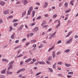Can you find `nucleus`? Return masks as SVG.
<instances>
[{
  "label": "nucleus",
  "instance_id": "f257e3e1",
  "mask_svg": "<svg viewBox=\"0 0 78 78\" xmlns=\"http://www.w3.org/2000/svg\"><path fill=\"white\" fill-rule=\"evenodd\" d=\"M0 4L1 5H2V6H3L5 5V2L3 1H0Z\"/></svg>",
  "mask_w": 78,
  "mask_h": 78
},
{
  "label": "nucleus",
  "instance_id": "f03ea898",
  "mask_svg": "<svg viewBox=\"0 0 78 78\" xmlns=\"http://www.w3.org/2000/svg\"><path fill=\"white\" fill-rule=\"evenodd\" d=\"M31 60H32V59H31V58H29L27 60L25 61V62H30V61H31Z\"/></svg>",
  "mask_w": 78,
  "mask_h": 78
},
{
  "label": "nucleus",
  "instance_id": "7ed1b4c3",
  "mask_svg": "<svg viewBox=\"0 0 78 78\" xmlns=\"http://www.w3.org/2000/svg\"><path fill=\"white\" fill-rule=\"evenodd\" d=\"M4 14H8L9 13V10H7L4 12Z\"/></svg>",
  "mask_w": 78,
  "mask_h": 78
},
{
  "label": "nucleus",
  "instance_id": "20e7f679",
  "mask_svg": "<svg viewBox=\"0 0 78 78\" xmlns=\"http://www.w3.org/2000/svg\"><path fill=\"white\" fill-rule=\"evenodd\" d=\"M47 6H48V3L47 2H45L44 6V8H47Z\"/></svg>",
  "mask_w": 78,
  "mask_h": 78
},
{
  "label": "nucleus",
  "instance_id": "39448f33",
  "mask_svg": "<svg viewBox=\"0 0 78 78\" xmlns=\"http://www.w3.org/2000/svg\"><path fill=\"white\" fill-rule=\"evenodd\" d=\"M72 33V31H70V32H69L68 35L66 36L65 37H69V36H70V34H71Z\"/></svg>",
  "mask_w": 78,
  "mask_h": 78
},
{
  "label": "nucleus",
  "instance_id": "423d86ee",
  "mask_svg": "<svg viewBox=\"0 0 78 78\" xmlns=\"http://www.w3.org/2000/svg\"><path fill=\"white\" fill-rule=\"evenodd\" d=\"M54 47H55V46H53L51 48H49L48 51V52L50 51H51V50H53V48H54Z\"/></svg>",
  "mask_w": 78,
  "mask_h": 78
},
{
  "label": "nucleus",
  "instance_id": "0eeeda50",
  "mask_svg": "<svg viewBox=\"0 0 78 78\" xmlns=\"http://www.w3.org/2000/svg\"><path fill=\"white\" fill-rule=\"evenodd\" d=\"M2 61H5V62H8L9 61L8 60L5 59V58H3L2 59Z\"/></svg>",
  "mask_w": 78,
  "mask_h": 78
},
{
  "label": "nucleus",
  "instance_id": "6e6552de",
  "mask_svg": "<svg viewBox=\"0 0 78 78\" xmlns=\"http://www.w3.org/2000/svg\"><path fill=\"white\" fill-rule=\"evenodd\" d=\"M36 13V12L34 10H33L32 12V17H34V15L35 13Z\"/></svg>",
  "mask_w": 78,
  "mask_h": 78
},
{
  "label": "nucleus",
  "instance_id": "1a4fd4ad",
  "mask_svg": "<svg viewBox=\"0 0 78 78\" xmlns=\"http://www.w3.org/2000/svg\"><path fill=\"white\" fill-rule=\"evenodd\" d=\"M14 62V61H13L9 63V66H12V65L13 64V63Z\"/></svg>",
  "mask_w": 78,
  "mask_h": 78
},
{
  "label": "nucleus",
  "instance_id": "9d476101",
  "mask_svg": "<svg viewBox=\"0 0 78 78\" xmlns=\"http://www.w3.org/2000/svg\"><path fill=\"white\" fill-rule=\"evenodd\" d=\"M72 38H71L69 40L67 41V44H69L72 41Z\"/></svg>",
  "mask_w": 78,
  "mask_h": 78
},
{
  "label": "nucleus",
  "instance_id": "9b49d317",
  "mask_svg": "<svg viewBox=\"0 0 78 78\" xmlns=\"http://www.w3.org/2000/svg\"><path fill=\"white\" fill-rule=\"evenodd\" d=\"M45 23H46V21L45 20H44L41 24V26L44 25V24H45Z\"/></svg>",
  "mask_w": 78,
  "mask_h": 78
},
{
  "label": "nucleus",
  "instance_id": "f8f14e48",
  "mask_svg": "<svg viewBox=\"0 0 78 78\" xmlns=\"http://www.w3.org/2000/svg\"><path fill=\"white\" fill-rule=\"evenodd\" d=\"M56 33V32H55L53 34H52V35H51V36L50 37L49 39H51V38L52 37H53L55 34Z\"/></svg>",
  "mask_w": 78,
  "mask_h": 78
},
{
  "label": "nucleus",
  "instance_id": "ddd939ff",
  "mask_svg": "<svg viewBox=\"0 0 78 78\" xmlns=\"http://www.w3.org/2000/svg\"><path fill=\"white\" fill-rule=\"evenodd\" d=\"M24 2L23 4L24 5H25L27 4V3H28V1H27V0H24Z\"/></svg>",
  "mask_w": 78,
  "mask_h": 78
},
{
  "label": "nucleus",
  "instance_id": "4468645a",
  "mask_svg": "<svg viewBox=\"0 0 78 78\" xmlns=\"http://www.w3.org/2000/svg\"><path fill=\"white\" fill-rule=\"evenodd\" d=\"M68 15H69V14H67L66 15V17L64 19L65 20H67V19H68Z\"/></svg>",
  "mask_w": 78,
  "mask_h": 78
},
{
  "label": "nucleus",
  "instance_id": "2eb2a0df",
  "mask_svg": "<svg viewBox=\"0 0 78 78\" xmlns=\"http://www.w3.org/2000/svg\"><path fill=\"white\" fill-rule=\"evenodd\" d=\"M39 30V28L38 27H36L34 29V31H37Z\"/></svg>",
  "mask_w": 78,
  "mask_h": 78
},
{
  "label": "nucleus",
  "instance_id": "dca6fc26",
  "mask_svg": "<svg viewBox=\"0 0 78 78\" xmlns=\"http://www.w3.org/2000/svg\"><path fill=\"white\" fill-rule=\"evenodd\" d=\"M58 23L59 24L57 25L56 28H58V27H59V26H60V24H61V22H60V20H59V21H58Z\"/></svg>",
  "mask_w": 78,
  "mask_h": 78
},
{
  "label": "nucleus",
  "instance_id": "f3484780",
  "mask_svg": "<svg viewBox=\"0 0 78 78\" xmlns=\"http://www.w3.org/2000/svg\"><path fill=\"white\" fill-rule=\"evenodd\" d=\"M52 59V56H50L48 57V61H51Z\"/></svg>",
  "mask_w": 78,
  "mask_h": 78
},
{
  "label": "nucleus",
  "instance_id": "a211bd4d",
  "mask_svg": "<svg viewBox=\"0 0 78 78\" xmlns=\"http://www.w3.org/2000/svg\"><path fill=\"white\" fill-rule=\"evenodd\" d=\"M6 69H5L4 70H2L1 72V73L2 74L5 73V71H6Z\"/></svg>",
  "mask_w": 78,
  "mask_h": 78
},
{
  "label": "nucleus",
  "instance_id": "6ab92c4d",
  "mask_svg": "<svg viewBox=\"0 0 78 78\" xmlns=\"http://www.w3.org/2000/svg\"><path fill=\"white\" fill-rule=\"evenodd\" d=\"M33 7L32 6L29 8V9L30 11H32L33 10Z\"/></svg>",
  "mask_w": 78,
  "mask_h": 78
},
{
  "label": "nucleus",
  "instance_id": "aec40b11",
  "mask_svg": "<svg viewBox=\"0 0 78 78\" xmlns=\"http://www.w3.org/2000/svg\"><path fill=\"white\" fill-rule=\"evenodd\" d=\"M52 56L54 58L55 57V56H56V54H55V52H53V54H52Z\"/></svg>",
  "mask_w": 78,
  "mask_h": 78
},
{
  "label": "nucleus",
  "instance_id": "412c9836",
  "mask_svg": "<svg viewBox=\"0 0 78 78\" xmlns=\"http://www.w3.org/2000/svg\"><path fill=\"white\" fill-rule=\"evenodd\" d=\"M12 67V65H9V66L8 68V70H9L10 69H11Z\"/></svg>",
  "mask_w": 78,
  "mask_h": 78
},
{
  "label": "nucleus",
  "instance_id": "4be33fe9",
  "mask_svg": "<svg viewBox=\"0 0 78 78\" xmlns=\"http://www.w3.org/2000/svg\"><path fill=\"white\" fill-rule=\"evenodd\" d=\"M45 63L44 61L41 62H40V64H45Z\"/></svg>",
  "mask_w": 78,
  "mask_h": 78
},
{
  "label": "nucleus",
  "instance_id": "5701e85b",
  "mask_svg": "<svg viewBox=\"0 0 78 78\" xmlns=\"http://www.w3.org/2000/svg\"><path fill=\"white\" fill-rule=\"evenodd\" d=\"M23 55L22 54H20L19 56H18L17 57H15V58H20V57H21V56H23Z\"/></svg>",
  "mask_w": 78,
  "mask_h": 78
},
{
  "label": "nucleus",
  "instance_id": "b1692460",
  "mask_svg": "<svg viewBox=\"0 0 78 78\" xmlns=\"http://www.w3.org/2000/svg\"><path fill=\"white\" fill-rule=\"evenodd\" d=\"M56 62L55 63V64L53 65V68L54 69H56Z\"/></svg>",
  "mask_w": 78,
  "mask_h": 78
},
{
  "label": "nucleus",
  "instance_id": "393cba45",
  "mask_svg": "<svg viewBox=\"0 0 78 78\" xmlns=\"http://www.w3.org/2000/svg\"><path fill=\"white\" fill-rule=\"evenodd\" d=\"M36 42V41L35 40H33L31 41V42L32 43H34V42Z\"/></svg>",
  "mask_w": 78,
  "mask_h": 78
},
{
  "label": "nucleus",
  "instance_id": "a878e982",
  "mask_svg": "<svg viewBox=\"0 0 78 78\" xmlns=\"http://www.w3.org/2000/svg\"><path fill=\"white\" fill-rule=\"evenodd\" d=\"M73 2H74V1H73V0H72L70 2V5H73Z\"/></svg>",
  "mask_w": 78,
  "mask_h": 78
},
{
  "label": "nucleus",
  "instance_id": "bb28decb",
  "mask_svg": "<svg viewBox=\"0 0 78 78\" xmlns=\"http://www.w3.org/2000/svg\"><path fill=\"white\" fill-rule=\"evenodd\" d=\"M69 51H70V49H69L66 50L65 51V52L66 53H68V52H69Z\"/></svg>",
  "mask_w": 78,
  "mask_h": 78
},
{
  "label": "nucleus",
  "instance_id": "cd10ccee",
  "mask_svg": "<svg viewBox=\"0 0 78 78\" xmlns=\"http://www.w3.org/2000/svg\"><path fill=\"white\" fill-rule=\"evenodd\" d=\"M65 64L66 67H70V64H68L67 63H65Z\"/></svg>",
  "mask_w": 78,
  "mask_h": 78
},
{
  "label": "nucleus",
  "instance_id": "c85d7f7f",
  "mask_svg": "<svg viewBox=\"0 0 78 78\" xmlns=\"http://www.w3.org/2000/svg\"><path fill=\"white\" fill-rule=\"evenodd\" d=\"M57 17V14L54 15L53 16V18H55Z\"/></svg>",
  "mask_w": 78,
  "mask_h": 78
},
{
  "label": "nucleus",
  "instance_id": "c756f323",
  "mask_svg": "<svg viewBox=\"0 0 78 78\" xmlns=\"http://www.w3.org/2000/svg\"><path fill=\"white\" fill-rule=\"evenodd\" d=\"M12 30V27H11V26H10L9 27V31H11Z\"/></svg>",
  "mask_w": 78,
  "mask_h": 78
},
{
  "label": "nucleus",
  "instance_id": "7c9ffc66",
  "mask_svg": "<svg viewBox=\"0 0 78 78\" xmlns=\"http://www.w3.org/2000/svg\"><path fill=\"white\" fill-rule=\"evenodd\" d=\"M31 11H30V10H28V15H30V14H31Z\"/></svg>",
  "mask_w": 78,
  "mask_h": 78
},
{
  "label": "nucleus",
  "instance_id": "2f4dec72",
  "mask_svg": "<svg viewBox=\"0 0 78 78\" xmlns=\"http://www.w3.org/2000/svg\"><path fill=\"white\" fill-rule=\"evenodd\" d=\"M17 21H18V20H14L12 22L14 23V22H17Z\"/></svg>",
  "mask_w": 78,
  "mask_h": 78
},
{
  "label": "nucleus",
  "instance_id": "473e14b6",
  "mask_svg": "<svg viewBox=\"0 0 78 78\" xmlns=\"http://www.w3.org/2000/svg\"><path fill=\"white\" fill-rule=\"evenodd\" d=\"M14 34H15L14 33L11 36V38H12V39H14Z\"/></svg>",
  "mask_w": 78,
  "mask_h": 78
},
{
  "label": "nucleus",
  "instance_id": "72a5a7b5",
  "mask_svg": "<svg viewBox=\"0 0 78 78\" xmlns=\"http://www.w3.org/2000/svg\"><path fill=\"white\" fill-rule=\"evenodd\" d=\"M73 72H69L68 73V74H71V75H73Z\"/></svg>",
  "mask_w": 78,
  "mask_h": 78
},
{
  "label": "nucleus",
  "instance_id": "f704fd0d",
  "mask_svg": "<svg viewBox=\"0 0 78 78\" xmlns=\"http://www.w3.org/2000/svg\"><path fill=\"white\" fill-rule=\"evenodd\" d=\"M62 64V62H58V64L61 65V64Z\"/></svg>",
  "mask_w": 78,
  "mask_h": 78
},
{
  "label": "nucleus",
  "instance_id": "c9c22d12",
  "mask_svg": "<svg viewBox=\"0 0 78 78\" xmlns=\"http://www.w3.org/2000/svg\"><path fill=\"white\" fill-rule=\"evenodd\" d=\"M41 72H40V73H37L36 75H35V76H37L38 75H40V74H41Z\"/></svg>",
  "mask_w": 78,
  "mask_h": 78
},
{
  "label": "nucleus",
  "instance_id": "e433bc0d",
  "mask_svg": "<svg viewBox=\"0 0 78 78\" xmlns=\"http://www.w3.org/2000/svg\"><path fill=\"white\" fill-rule=\"evenodd\" d=\"M68 5V3L67 2L65 3V7H67Z\"/></svg>",
  "mask_w": 78,
  "mask_h": 78
},
{
  "label": "nucleus",
  "instance_id": "4c0bfd02",
  "mask_svg": "<svg viewBox=\"0 0 78 78\" xmlns=\"http://www.w3.org/2000/svg\"><path fill=\"white\" fill-rule=\"evenodd\" d=\"M70 11V10L68 9V10H67L65 12L66 13L67 12H69Z\"/></svg>",
  "mask_w": 78,
  "mask_h": 78
},
{
  "label": "nucleus",
  "instance_id": "58836bf2",
  "mask_svg": "<svg viewBox=\"0 0 78 78\" xmlns=\"http://www.w3.org/2000/svg\"><path fill=\"white\" fill-rule=\"evenodd\" d=\"M5 76L3 75H2L0 76V78H5Z\"/></svg>",
  "mask_w": 78,
  "mask_h": 78
},
{
  "label": "nucleus",
  "instance_id": "ea45409f",
  "mask_svg": "<svg viewBox=\"0 0 78 78\" xmlns=\"http://www.w3.org/2000/svg\"><path fill=\"white\" fill-rule=\"evenodd\" d=\"M34 62L32 61V62H31L30 63H29L28 64H29V65H30V64H33V63H34Z\"/></svg>",
  "mask_w": 78,
  "mask_h": 78
},
{
  "label": "nucleus",
  "instance_id": "a19ab883",
  "mask_svg": "<svg viewBox=\"0 0 78 78\" xmlns=\"http://www.w3.org/2000/svg\"><path fill=\"white\" fill-rule=\"evenodd\" d=\"M20 72H21V70L20 69V70H19L16 73L17 74H18V73H20Z\"/></svg>",
  "mask_w": 78,
  "mask_h": 78
},
{
  "label": "nucleus",
  "instance_id": "79ce46f5",
  "mask_svg": "<svg viewBox=\"0 0 78 78\" xmlns=\"http://www.w3.org/2000/svg\"><path fill=\"white\" fill-rule=\"evenodd\" d=\"M26 14V12H24L22 15V16H23L24 15H25Z\"/></svg>",
  "mask_w": 78,
  "mask_h": 78
},
{
  "label": "nucleus",
  "instance_id": "37998d69",
  "mask_svg": "<svg viewBox=\"0 0 78 78\" xmlns=\"http://www.w3.org/2000/svg\"><path fill=\"white\" fill-rule=\"evenodd\" d=\"M22 28L20 27L18 28V30H22Z\"/></svg>",
  "mask_w": 78,
  "mask_h": 78
},
{
  "label": "nucleus",
  "instance_id": "c03bdc74",
  "mask_svg": "<svg viewBox=\"0 0 78 78\" xmlns=\"http://www.w3.org/2000/svg\"><path fill=\"white\" fill-rule=\"evenodd\" d=\"M48 69L49 70L51 71V72H53V69H52L50 68H48Z\"/></svg>",
  "mask_w": 78,
  "mask_h": 78
},
{
  "label": "nucleus",
  "instance_id": "a18cd8bd",
  "mask_svg": "<svg viewBox=\"0 0 78 78\" xmlns=\"http://www.w3.org/2000/svg\"><path fill=\"white\" fill-rule=\"evenodd\" d=\"M59 6L61 7V6H62V3H60L59 5Z\"/></svg>",
  "mask_w": 78,
  "mask_h": 78
},
{
  "label": "nucleus",
  "instance_id": "49530a36",
  "mask_svg": "<svg viewBox=\"0 0 78 78\" xmlns=\"http://www.w3.org/2000/svg\"><path fill=\"white\" fill-rule=\"evenodd\" d=\"M21 70V71H25V68H23L22 69H20Z\"/></svg>",
  "mask_w": 78,
  "mask_h": 78
},
{
  "label": "nucleus",
  "instance_id": "de8ad7c7",
  "mask_svg": "<svg viewBox=\"0 0 78 78\" xmlns=\"http://www.w3.org/2000/svg\"><path fill=\"white\" fill-rule=\"evenodd\" d=\"M20 51H21V50L19 49L18 50L17 53H20Z\"/></svg>",
  "mask_w": 78,
  "mask_h": 78
},
{
  "label": "nucleus",
  "instance_id": "09e8293b",
  "mask_svg": "<svg viewBox=\"0 0 78 78\" xmlns=\"http://www.w3.org/2000/svg\"><path fill=\"white\" fill-rule=\"evenodd\" d=\"M61 53V52H58L57 53H56V55H59V54H60Z\"/></svg>",
  "mask_w": 78,
  "mask_h": 78
},
{
  "label": "nucleus",
  "instance_id": "8fccbe9b",
  "mask_svg": "<svg viewBox=\"0 0 78 78\" xmlns=\"http://www.w3.org/2000/svg\"><path fill=\"white\" fill-rule=\"evenodd\" d=\"M78 37V35H76L74 36V38H75L76 39H77Z\"/></svg>",
  "mask_w": 78,
  "mask_h": 78
},
{
  "label": "nucleus",
  "instance_id": "3c124183",
  "mask_svg": "<svg viewBox=\"0 0 78 78\" xmlns=\"http://www.w3.org/2000/svg\"><path fill=\"white\" fill-rule=\"evenodd\" d=\"M61 42H62L61 41L59 40L58 41L57 44H60V43H61Z\"/></svg>",
  "mask_w": 78,
  "mask_h": 78
},
{
  "label": "nucleus",
  "instance_id": "603ef678",
  "mask_svg": "<svg viewBox=\"0 0 78 78\" xmlns=\"http://www.w3.org/2000/svg\"><path fill=\"white\" fill-rule=\"evenodd\" d=\"M41 18V16H39L37 18V19H40Z\"/></svg>",
  "mask_w": 78,
  "mask_h": 78
},
{
  "label": "nucleus",
  "instance_id": "864d4df0",
  "mask_svg": "<svg viewBox=\"0 0 78 78\" xmlns=\"http://www.w3.org/2000/svg\"><path fill=\"white\" fill-rule=\"evenodd\" d=\"M46 63H47L48 64H50V62H49L47 61H46Z\"/></svg>",
  "mask_w": 78,
  "mask_h": 78
},
{
  "label": "nucleus",
  "instance_id": "5fc2aeb1",
  "mask_svg": "<svg viewBox=\"0 0 78 78\" xmlns=\"http://www.w3.org/2000/svg\"><path fill=\"white\" fill-rule=\"evenodd\" d=\"M29 51L30 55H33V54L32 53V52H31V51L30 50Z\"/></svg>",
  "mask_w": 78,
  "mask_h": 78
},
{
  "label": "nucleus",
  "instance_id": "6e6d98bb",
  "mask_svg": "<svg viewBox=\"0 0 78 78\" xmlns=\"http://www.w3.org/2000/svg\"><path fill=\"white\" fill-rule=\"evenodd\" d=\"M42 44H41L38 47L39 48H42Z\"/></svg>",
  "mask_w": 78,
  "mask_h": 78
},
{
  "label": "nucleus",
  "instance_id": "4d7b16f0",
  "mask_svg": "<svg viewBox=\"0 0 78 78\" xmlns=\"http://www.w3.org/2000/svg\"><path fill=\"white\" fill-rule=\"evenodd\" d=\"M67 77H68V78H71L72 77V76L70 75H67Z\"/></svg>",
  "mask_w": 78,
  "mask_h": 78
},
{
  "label": "nucleus",
  "instance_id": "13d9d810",
  "mask_svg": "<svg viewBox=\"0 0 78 78\" xmlns=\"http://www.w3.org/2000/svg\"><path fill=\"white\" fill-rule=\"evenodd\" d=\"M36 5H37L38 6H39V5H40V3H39V2H37L36 3Z\"/></svg>",
  "mask_w": 78,
  "mask_h": 78
},
{
  "label": "nucleus",
  "instance_id": "bf43d9fd",
  "mask_svg": "<svg viewBox=\"0 0 78 78\" xmlns=\"http://www.w3.org/2000/svg\"><path fill=\"white\" fill-rule=\"evenodd\" d=\"M26 41V38H23L22 40V41H23V42H24V41Z\"/></svg>",
  "mask_w": 78,
  "mask_h": 78
},
{
  "label": "nucleus",
  "instance_id": "052dcab7",
  "mask_svg": "<svg viewBox=\"0 0 78 78\" xmlns=\"http://www.w3.org/2000/svg\"><path fill=\"white\" fill-rule=\"evenodd\" d=\"M19 40H17L16 41L15 43H18V42H19Z\"/></svg>",
  "mask_w": 78,
  "mask_h": 78
},
{
  "label": "nucleus",
  "instance_id": "680f3d73",
  "mask_svg": "<svg viewBox=\"0 0 78 78\" xmlns=\"http://www.w3.org/2000/svg\"><path fill=\"white\" fill-rule=\"evenodd\" d=\"M14 25L16 27V26H17V23H15L14 24Z\"/></svg>",
  "mask_w": 78,
  "mask_h": 78
},
{
  "label": "nucleus",
  "instance_id": "e2e57ef3",
  "mask_svg": "<svg viewBox=\"0 0 78 78\" xmlns=\"http://www.w3.org/2000/svg\"><path fill=\"white\" fill-rule=\"evenodd\" d=\"M17 47L18 48H20L22 47V45H20V46H17Z\"/></svg>",
  "mask_w": 78,
  "mask_h": 78
},
{
  "label": "nucleus",
  "instance_id": "0e129e2a",
  "mask_svg": "<svg viewBox=\"0 0 78 78\" xmlns=\"http://www.w3.org/2000/svg\"><path fill=\"white\" fill-rule=\"evenodd\" d=\"M0 23H3V21L1 19H0Z\"/></svg>",
  "mask_w": 78,
  "mask_h": 78
},
{
  "label": "nucleus",
  "instance_id": "69168bd1",
  "mask_svg": "<svg viewBox=\"0 0 78 78\" xmlns=\"http://www.w3.org/2000/svg\"><path fill=\"white\" fill-rule=\"evenodd\" d=\"M9 70H8L7 71V74H9Z\"/></svg>",
  "mask_w": 78,
  "mask_h": 78
},
{
  "label": "nucleus",
  "instance_id": "338daca9",
  "mask_svg": "<svg viewBox=\"0 0 78 78\" xmlns=\"http://www.w3.org/2000/svg\"><path fill=\"white\" fill-rule=\"evenodd\" d=\"M30 36H33V33H31V34H30Z\"/></svg>",
  "mask_w": 78,
  "mask_h": 78
},
{
  "label": "nucleus",
  "instance_id": "774afa93",
  "mask_svg": "<svg viewBox=\"0 0 78 78\" xmlns=\"http://www.w3.org/2000/svg\"><path fill=\"white\" fill-rule=\"evenodd\" d=\"M23 25H21L20 26V27L22 28V29L23 28Z\"/></svg>",
  "mask_w": 78,
  "mask_h": 78
}]
</instances>
